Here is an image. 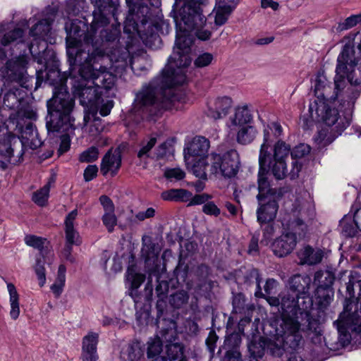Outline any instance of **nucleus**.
I'll list each match as a JSON object with an SVG mask.
<instances>
[{"instance_id": "obj_14", "label": "nucleus", "mask_w": 361, "mask_h": 361, "mask_svg": "<svg viewBox=\"0 0 361 361\" xmlns=\"http://www.w3.org/2000/svg\"><path fill=\"white\" fill-rule=\"evenodd\" d=\"M129 6V12L124 22V32L131 33L137 32L140 35L141 27L144 26L150 19L151 14L147 5L140 2V0H126Z\"/></svg>"}, {"instance_id": "obj_11", "label": "nucleus", "mask_w": 361, "mask_h": 361, "mask_svg": "<svg viewBox=\"0 0 361 361\" xmlns=\"http://www.w3.org/2000/svg\"><path fill=\"white\" fill-rule=\"evenodd\" d=\"M209 176L234 177L240 167V157L238 152L230 149L222 154H212Z\"/></svg>"}, {"instance_id": "obj_15", "label": "nucleus", "mask_w": 361, "mask_h": 361, "mask_svg": "<svg viewBox=\"0 0 361 361\" xmlns=\"http://www.w3.org/2000/svg\"><path fill=\"white\" fill-rule=\"evenodd\" d=\"M142 247L141 250V255L145 259L146 267L149 272L148 281L145 286V291H148V295L152 296V284L150 277L155 271V268L158 266L159 250L156 247V244L152 241L150 236L144 235L142 238Z\"/></svg>"}, {"instance_id": "obj_9", "label": "nucleus", "mask_w": 361, "mask_h": 361, "mask_svg": "<svg viewBox=\"0 0 361 361\" xmlns=\"http://www.w3.org/2000/svg\"><path fill=\"white\" fill-rule=\"evenodd\" d=\"M309 111L311 118L322 120L326 126L331 127V133L334 136L341 135L350 123L349 116L340 115L338 109L326 102H315L314 104H310Z\"/></svg>"}, {"instance_id": "obj_57", "label": "nucleus", "mask_w": 361, "mask_h": 361, "mask_svg": "<svg viewBox=\"0 0 361 361\" xmlns=\"http://www.w3.org/2000/svg\"><path fill=\"white\" fill-rule=\"evenodd\" d=\"M102 222L106 227L108 231L111 233L117 224V217L114 212H104L102 216Z\"/></svg>"}, {"instance_id": "obj_36", "label": "nucleus", "mask_w": 361, "mask_h": 361, "mask_svg": "<svg viewBox=\"0 0 361 361\" xmlns=\"http://www.w3.org/2000/svg\"><path fill=\"white\" fill-rule=\"evenodd\" d=\"M24 143L23 142H20L18 143V145L20 147V149L18 152L17 157L20 158L23 154V147ZM16 143L13 144V147L11 145L7 146L6 149L5 154H1V151H0V169H6L7 168L8 162L13 161V164L18 162L20 159H12L14 157V151L16 149Z\"/></svg>"}, {"instance_id": "obj_62", "label": "nucleus", "mask_w": 361, "mask_h": 361, "mask_svg": "<svg viewBox=\"0 0 361 361\" xmlns=\"http://www.w3.org/2000/svg\"><path fill=\"white\" fill-rule=\"evenodd\" d=\"M202 212L210 216H218L221 214L220 209L212 201H209L202 207Z\"/></svg>"}, {"instance_id": "obj_56", "label": "nucleus", "mask_w": 361, "mask_h": 361, "mask_svg": "<svg viewBox=\"0 0 361 361\" xmlns=\"http://www.w3.org/2000/svg\"><path fill=\"white\" fill-rule=\"evenodd\" d=\"M99 151L95 147H91L80 154L79 160L81 162H92L98 159Z\"/></svg>"}, {"instance_id": "obj_1", "label": "nucleus", "mask_w": 361, "mask_h": 361, "mask_svg": "<svg viewBox=\"0 0 361 361\" xmlns=\"http://www.w3.org/2000/svg\"><path fill=\"white\" fill-rule=\"evenodd\" d=\"M180 30L176 35L173 54L161 75L144 84L135 94L134 109L146 117H159L164 111L172 109L176 96L171 88L185 81L181 68L188 67L191 63L190 54L192 41L186 35L188 32H184L183 27H180Z\"/></svg>"}, {"instance_id": "obj_37", "label": "nucleus", "mask_w": 361, "mask_h": 361, "mask_svg": "<svg viewBox=\"0 0 361 361\" xmlns=\"http://www.w3.org/2000/svg\"><path fill=\"white\" fill-rule=\"evenodd\" d=\"M7 288L10 296V316L13 320H16L18 318L20 314L19 295L15 286L13 283H8Z\"/></svg>"}, {"instance_id": "obj_55", "label": "nucleus", "mask_w": 361, "mask_h": 361, "mask_svg": "<svg viewBox=\"0 0 361 361\" xmlns=\"http://www.w3.org/2000/svg\"><path fill=\"white\" fill-rule=\"evenodd\" d=\"M99 335L90 332L83 338L82 349L97 350Z\"/></svg>"}, {"instance_id": "obj_63", "label": "nucleus", "mask_w": 361, "mask_h": 361, "mask_svg": "<svg viewBox=\"0 0 361 361\" xmlns=\"http://www.w3.org/2000/svg\"><path fill=\"white\" fill-rule=\"evenodd\" d=\"M212 198V196L206 193L195 195V196H192L190 198V202L188 205H197L206 204Z\"/></svg>"}, {"instance_id": "obj_52", "label": "nucleus", "mask_w": 361, "mask_h": 361, "mask_svg": "<svg viewBox=\"0 0 361 361\" xmlns=\"http://www.w3.org/2000/svg\"><path fill=\"white\" fill-rule=\"evenodd\" d=\"M359 23H361V13L352 15L343 22L339 23L336 30L338 32H343L355 27Z\"/></svg>"}, {"instance_id": "obj_18", "label": "nucleus", "mask_w": 361, "mask_h": 361, "mask_svg": "<svg viewBox=\"0 0 361 361\" xmlns=\"http://www.w3.org/2000/svg\"><path fill=\"white\" fill-rule=\"evenodd\" d=\"M280 197L262 198L258 201L259 207L257 209V221L260 224L268 223L273 221L276 216Z\"/></svg>"}, {"instance_id": "obj_21", "label": "nucleus", "mask_w": 361, "mask_h": 361, "mask_svg": "<svg viewBox=\"0 0 361 361\" xmlns=\"http://www.w3.org/2000/svg\"><path fill=\"white\" fill-rule=\"evenodd\" d=\"M28 63V57L27 56H20L13 61L7 63L8 74L9 78L20 85L23 86L27 81V65Z\"/></svg>"}, {"instance_id": "obj_33", "label": "nucleus", "mask_w": 361, "mask_h": 361, "mask_svg": "<svg viewBox=\"0 0 361 361\" xmlns=\"http://www.w3.org/2000/svg\"><path fill=\"white\" fill-rule=\"evenodd\" d=\"M183 346L178 343L166 345V355L157 357L156 361H187Z\"/></svg>"}, {"instance_id": "obj_24", "label": "nucleus", "mask_w": 361, "mask_h": 361, "mask_svg": "<svg viewBox=\"0 0 361 361\" xmlns=\"http://www.w3.org/2000/svg\"><path fill=\"white\" fill-rule=\"evenodd\" d=\"M232 106V99L228 97L216 98L209 106L207 116L214 120L226 116Z\"/></svg>"}, {"instance_id": "obj_35", "label": "nucleus", "mask_w": 361, "mask_h": 361, "mask_svg": "<svg viewBox=\"0 0 361 361\" xmlns=\"http://www.w3.org/2000/svg\"><path fill=\"white\" fill-rule=\"evenodd\" d=\"M22 137L25 140V143L32 149H37L42 145V141L38 138V133L32 123L26 124L22 132Z\"/></svg>"}, {"instance_id": "obj_49", "label": "nucleus", "mask_w": 361, "mask_h": 361, "mask_svg": "<svg viewBox=\"0 0 361 361\" xmlns=\"http://www.w3.org/2000/svg\"><path fill=\"white\" fill-rule=\"evenodd\" d=\"M23 35V30L21 28H16L6 33L1 38H0V44L3 46H7L18 39L20 40Z\"/></svg>"}, {"instance_id": "obj_38", "label": "nucleus", "mask_w": 361, "mask_h": 361, "mask_svg": "<svg viewBox=\"0 0 361 361\" xmlns=\"http://www.w3.org/2000/svg\"><path fill=\"white\" fill-rule=\"evenodd\" d=\"M334 274L329 270H320L314 274V282L317 283V287L333 288L332 286L335 281Z\"/></svg>"}, {"instance_id": "obj_53", "label": "nucleus", "mask_w": 361, "mask_h": 361, "mask_svg": "<svg viewBox=\"0 0 361 361\" xmlns=\"http://www.w3.org/2000/svg\"><path fill=\"white\" fill-rule=\"evenodd\" d=\"M157 143V137H151L148 140H144L141 142V148L137 152V157H149V153Z\"/></svg>"}, {"instance_id": "obj_42", "label": "nucleus", "mask_w": 361, "mask_h": 361, "mask_svg": "<svg viewBox=\"0 0 361 361\" xmlns=\"http://www.w3.org/2000/svg\"><path fill=\"white\" fill-rule=\"evenodd\" d=\"M267 167L271 168L273 176L278 180H282L288 175L285 160L271 159V164H269V161H267Z\"/></svg>"}, {"instance_id": "obj_22", "label": "nucleus", "mask_w": 361, "mask_h": 361, "mask_svg": "<svg viewBox=\"0 0 361 361\" xmlns=\"http://www.w3.org/2000/svg\"><path fill=\"white\" fill-rule=\"evenodd\" d=\"M311 281V278L307 275H293L288 280V291L300 298L310 297Z\"/></svg>"}, {"instance_id": "obj_59", "label": "nucleus", "mask_w": 361, "mask_h": 361, "mask_svg": "<svg viewBox=\"0 0 361 361\" xmlns=\"http://www.w3.org/2000/svg\"><path fill=\"white\" fill-rule=\"evenodd\" d=\"M185 172L179 168L167 169L164 171V177L169 180H180L185 178Z\"/></svg>"}, {"instance_id": "obj_39", "label": "nucleus", "mask_w": 361, "mask_h": 361, "mask_svg": "<svg viewBox=\"0 0 361 361\" xmlns=\"http://www.w3.org/2000/svg\"><path fill=\"white\" fill-rule=\"evenodd\" d=\"M233 11V6H224L216 2V6L214 9L215 13L214 23L217 26H221L225 24Z\"/></svg>"}, {"instance_id": "obj_48", "label": "nucleus", "mask_w": 361, "mask_h": 361, "mask_svg": "<svg viewBox=\"0 0 361 361\" xmlns=\"http://www.w3.org/2000/svg\"><path fill=\"white\" fill-rule=\"evenodd\" d=\"M189 295L186 291H178L170 296L169 302L174 308H180L188 301Z\"/></svg>"}, {"instance_id": "obj_30", "label": "nucleus", "mask_w": 361, "mask_h": 361, "mask_svg": "<svg viewBox=\"0 0 361 361\" xmlns=\"http://www.w3.org/2000/svg\"><path fill=\"white\" fill-rule=\"evenodd\" d=\"M210 142L203 136H195L189 144L187 150L188 154L192 157H204L209 149Z\"/></svg>"}, {"instance_id": "obj_7", "label": "nucleus", "mask_w": 361, "mask_h": 361, "mask_svg": "<svg viewBox=\"0 0 361 361\" xmlns=\"http://www.w3.org/2000/svg\"><path fill=\"white\" fill-rule=\"evenodd\" d=\"M343 307V311L334 322L340 334V344L343 347L350 343V336L346 333L347 329L351 330L355 334V338L357 336L355 329L361 326V296L357 295L355 298H346Z\"/></svg>"}, {"instance_id": "obj_44", "label": "nucleus", "mask_w": 361, "mask_h": 361, "mask_svg": "<svg viewBox=\"0 0 361 361\" xmlns=\"http://www.w3.org/2000/svg\"><path fill=\"white\" fill-rule=\"evenodd\" d=\"M210 166L211 163L209 164L205 159L202 158L193 164L191 170L196 177L206 180L207 178V172L209 173Z\"/></svg>"}, {"instance_id": "obj_4", "label": "nucleus", "mask_w": 361, "mask_h": 361, "mask_svg": "<svg viewBox=\"0 0 361 361\" xmlns=\"http://www.w3.org/2000/svg\"><path fill=\"white\" fill-rule=\"evenodd\" d=\"M357 61L355 57L353 49L345 45L337 59L336 76L334 78V92L331 94L330 85H324V81L321 78L316 81L314 90L318 97H321L326 102L334 101L339 96H343L342 92L345 87V78L351 85H361V69H355Z\"/></svg>"}, {"instance_id": "obj_27", "label": "nucleus", "mask_w": 361, "mask_h": 361, "mask_svg": "<svg viewBox=\"0 0 361 361\" xmlns=\"http://www.w3.org/2000/svg\"><path fill=\"white\" fill-rule=\"evenodd\" d=\"M78 215V209H75L69 212L64 221L66 243L71 245H80V235L75 229V221Z\"/></svg>"}, {"instance_id": "obj_34", "label": "nucleus", "mask_w": 361, "mask_h": 361, "mask_svg": "<svg viewBox=\"0 0 361 361\" xmlns=\"http://www.w3.org/2000/svg\"><path fill=\"white\" fill-rule=\"evenodd\" d=\"M161 197L164 200L173 202H188L192 197V193L185 189H170L161 192Z\"/></svg>"}, {"instance_id": "obj_40", "label": "nucleus", "mask_w": 361, "mask_h": 361, "mask_svg": "<svg viewBox=\"0 0 361 361\" xmlns=\"http://www.w3.org/2000/svg\"><path fill=\"white\" fill-rule=\"evenodd\" d=\"M50 30L51 22L48 19H43L31 28L30 34L36 38L44 39Z\"/></svg>"}, {"instance_id": "obj_16", "label": "nucleus", "mask_w": 361, "mask_h": 361, "mask_svg": "<svg viewBox=\"0 0 361 361\" xmlns=\"http://www.w3.org/2000/svg\"><path fill=\"white\" fill-rule=\"evenodd\" d=\"M74 94L80 99L83 106H93L100 98L98 88L92 84L91 79L81 77V80L73 85Z\"/></svg>"}, {"instance_id": "obj_2", "label": "nucleus", "mask_w": 361, "mask_h": 361, "mask_svg": "<svg viewBox=\"0 0 361 361\" xmlns=\"http://www.w3.org/2000/svg\"><path fill=\"white\" fill-rule=\"evenodd\" d=\"M67 78L59 71L48 72L47 82L54 87L53 96L47 101L48 114L46 117V127L48 132L67 133L73 128L71 113L75 100L68 91Z\"/></svg>"}, {"instance_id": "obj_50", "label": "nucleus", "mask_w": 361, "mask_h": 361, "mask_svg": "<svg viewBox=\"0 0 361 361\" xmlns=\"http://www.w3.org/2000/svg\"><path fill=\"white\" fill-rule=\"evenodd\" d=\"M49 193V185H45L41 189L35 192L32 195L33 202L40 207H43L46 204Z\"/></svg>"}, {"instance_id": "obj_54", "label": "nucleus", "mask_w": 361, "mask_h": 361, "mask_svg": "<svg viewBox=\"0 0 361 361\" xmlns=\"http://www.w3.org/2000/svg\"><path fill=\"white\" fill-rule=\"evenodd\" d=\"M242 338L240 334L238 333H233L226 338L224 345L227 350H239Z\"/></svg>"}, {"instance_id": "obj_32", "label": "nucleus", "mask_w": 361, "mask_h": 361, "mask_svg": "<svg viewBox=\"0 0 361 361\" xmlns=\"http://www.w3.org/2000/svg\"><path fill=\"white\" fill-rule=\"evenodd\" d=\"M334 295L333 288L317 287L314 292V300L318 309L324 311L332 302Z\"/></svg>"}, {"instance_id": "obj_45", "label": "nucleus", "mask_w": 361, "mask_h": 361, "mask_svg": "<svg viewBox=\"0 0 361 361\" xmlns=\"http://www.w3.org/2000/svg\"><path fill=\"white\" fill-rule=\"evenodd\" d=\"M290 151V146L285 142L279 140L274 147V154H271L272 160H285ZM269 153H271L269 152Z\"/></svg>"}, {"instance_id": "obj_51", "label": "nucleus", "mask_w": 361, "mask_h": 361, "mask_svg": "<svg viewBox=\"0 0 361 361\" xmlns=\"http://www.w3.org/2000/svg\"><path fill=\"white\" fill-rule=\"evenodd\" d=\"M266 133H268V141L267 142V151H269V147L271 144L273 142V140L271 138V134H273L274 137L277 139L281 136L282 133V127L280 124L277 123H272L271 126H269L267 128L264 130V142H265V135Z\"/></svg>"}, {"instance_id": "obj_10", "label": "nucleus", "mask_w": 361, "mask_h": 361, "mask_svg": "<svg viewBox=\"0 0 361 361\" xmlns=\"http://www.w3.org/2000/svg\"><path fill=\"white\" fill-rule=\"evenodd\" d=\"M207 0H176L174 6L180 5L179 16L176 17V25L182 27L184 32L198 28L206 21L202 13L201 6L204 5Z\"/></svg>"}, {"instance_id": "obj_8", "label": "nucleus", "mask_w": 361, "mask_h": 361, "mask_svg": "<svg viewBox=\"0 0 361 361\" xmlns=\"http://www.w3.org/2000/svg\"><path fill=\"white\" fill-rule=\"evenodd\" d=\"M294 220L291 223V226L294 232H288L283 233L271 244V249L276 256L279 257H285L294 250L297 244V235L300 239L304 238L308 231L307 226L304 222L303 212L302 209L298 208L293 210Z\"/></svg>"}, {"instance_id": "obj_19", "label": "nucleus", "mask_w": 361, "mask_h": 361, "mask_svg": "<svg viewBox=\"0 0 361 361\" xmlns=\"http://www.w3.org/2000/svg\"><path fill=\"white\" fill-rule=\"evenodd\" d=\"M125 146L120 145L116 149H110L104 156L101 164V172L106 176L111 171L115 176L121 165V153Z\"/></svg>"}, {"instance_id": "obj_13", "label": "nucleus", "mask_w": 361, "mask_h": 361, "mask_svg": "<svg viewBox=\"0 0 361 361\" xmlns=\"http://www.w3.org/2000/svg\"><path fill=\"white\" fill-rule=\"evenodd\" d=\"M268 133L265 135V142L261 145L259 156V169L258 172V194L257 195V200H260L262 198H268L271 197H281L280 193L277 192L276 188H272L267 178V164L269 161L271 163V157L269 151H267V141L269 139Z\"/></svg>"}, {"instance_id": "obj_29", "label": "nucleus", "mask_w": 361, "mask_h": 361, "mask_svg": "<svg viewBox=\"0 0 361 361\" xmlns=\"http://www.w3.org/2000/svg\"><path fill=\"white\" fill-rule=\"evenodd\" d=\"M94 3L97 7L99 13L94 15V23L95 25H100L101 26L107 25L109 19L106 16L107 11L109 13L112 9V14L114 16L115 5L112 0H91Z\"/></svg>"}, {"instance_id": "obj_5", "label": "nucleus", "mask_w": 361, "mask_h": 361, "mask_svg": "<svg viewBox=\"0 0 361 361\" xmlns=\"http://www.w3.org/2000/svg\"><path fill=\"white\" fill-rule=\"evenodd\" d=\"M80 42L76 37L67 38V56L71 67L78 66L80 77L91 79L97 88L110 89L113 85V77L99 61L102 59L90 54V50L75 51Z\"/></svg>"}, {"instance_id": "obj_64", "label": "nucleus", "mask_w": 361, "mask_h": 361, "mask_svg": "<svg viewBox=\"0 0 361 361\" xmlns=\"http://www.w3.org/2000/svg\"><path fill=\"white\" fill-rule=\"evenodd\" d=\"M222 361H243L240 350H227Z\"/></svg>"}, {"instance_id": "obj_28", "label": "nucleus", "mask_w": 361, "mask_h": 361, "mask_svg": "<svg viewBox=\"0 0 361 361\" xmlns=\"http://www.w3.org/2000/svg\"><path fill=\"white\" fill-rule=\"evenodd\" d=\"M310 152V147L306 144H300L295 146L290 152L292 159V169L288 173L290 179H295L298 177L299 173L302 169V164L297 159H301Z\"/></svg>"}, {"instance_id": "obj_58", "label": "nucleus", "mask_w": 361, "mask_h": 361, "mask_svg": "<svg viewBox=\"0 0 361 361\" xmlns=\"http://www.w3.org/2000/svg\"><path fill=\"white\" fill-rule=\"evenodd\" d=\"M173 147L170 142L166 141L159 145L156 149V156L158 159H162L171 154Z\"/></svg>"}, {"instance_id": "obj_60", "label": "nucleus", "mask_w": 361, "mask_h": 361, "mask_svg": "<svg viewBox=\"0 0 361 361\" xmlns=\"http://www.w3.org/2000/svg\"><path fill=\"white\" fill-rule=\"evenodd\" d=\"M233 307L235 312H241L245 306V298L242 293H237L233 297Z\"/></svg>"}, {"instance_id": "obj_17", "label": "nucleus", "mask_w": 361, "mask_h": 361, "mask_svg": "<svg viewBox=\"0 0 361 361\" xmlns=\"http://www.w3.org/2000/svg\"><path fill=\"white\" fill-rule=\"evenodd\" d=\"M25 242L28 246L38 249L40 251L39 257L36 259V264L34 269L39 280V285L42 287L46 282L45 260L42 250L47 240L34 235H28L25 237Z\"/></svg>"}, {"instance_id": "obj_6", "label": "nucleus", "mask_w": 361, "mask_h": 361, "mask_svg": "<svg viewBox=\"0 0 361 361\" xmlns=\"http://www.w3.org/2000/svg\"><path fill=\"white\" fill-rule=\"evenodd\" d=\"M120 34V30L117 26H111V28L104 29L100 32V39L94 40V34L92 31L85 32L79 30L78 26L72 25L70 31L68 32L66 39L69 37H76L80 42L75 47V50L80 51L82 42L85 44L92 45V51L90 50V54L96 58L102 59L105 54H115L111 50H109L110 45L114 44Z\"/></svg>"}, {"instance_id": "obj_26", "label": "nucleus", "mask_w": 361, "mask_h": 361, "mask_svg": "<svg viewBox=\"0 0 361 361\" xmlns=\"http://www.w3.org/2000/svg\"><path fill=\"white\" fill-rule=\"evenodd\" d=\"M324 252L320 249H314L306 245L298 252V257L301 265H315L320 263L323 259Z\"/></svg>"}, {"instance_id": "obj_12", "label": "nucleus", "mask_w": 361, "mask_h": 361, "mask_svg": "<svg viewBox=\"0 0 361 361\" xmlns=\"http://www.w3.org/2000/svg\"><path fill=\"white\" fill-rule=\"evenodd\" d=\"M276 341H270L267 343V350L276 357H281L285 352L292 353L300 345L302 336L298 330L290 331L286 332L281 325L276 329Z\"/></svg>"}, {"instance_id": "obj_25", "label": "nucleus", "mask_w": 361, "mask_h": 361, "mask_svg": "<svg viewBox=\"0 0 361 361\" xmlns=\"http://www.w3.org/2000/svg\"><path fill=\"white\" fill-rule=\"evenodd\" d=\"M338 283L340 285L339 293L344 289L348 297L355 298V292L357 291V295L361 296V280H356L352 274H348L347 271L341 273V276L338 279Z\"/></svg>"}, {"instance_id": "obj_31", "label": "nucleus", "mask_w": 361, "mask_h": 361, "mask_svg": "<svg viewBox=\"0 0 361 361\" xmlns=\"http://www.w3.org/2000/svg\"><path fill=\"white\" fill-rule=\"evenodd\" d=\"M252 119V114L247 106H238L235 109L233 115L230 116L231 127L235 130V127L240 128L247 126Z\"/></svg>"}, {"instance_id": "obj_43", "label": "nucleus", "mask_w": 361, "mask_h": 361, "mask_svg": "<svg viewBox=\"0 0 361 361\" xmlns=\"http://www.w3.org/2000/svg\"><path fill=\"white\" fill-rule=\"evenodd\" d=\"M66 271L65 265L61 264L59 267L56 279L51 286V290L56 298H59L63 292L66 281Z\"/></svg>"}, {"instance_id": "obj_20", "label": "nucleus", "mask_w": 361, "mask_h": 361, "mask_svg": "<svg viewBox=\"0 0 361 361\" xmlns=\"http://www.w3.org/2000/svg\"><path fill=\"white\" fill-rule=\"evenodd\" d=\"M175 331L173 328L162 329L159 331L160 336L151 338L148 341L147 356L149 358L161 357L159 354L162 351L163 342L171 343L175 341Z\"/></svg>"}, {"instance_id": "obj_61", "label": "nucleus", "mask_w": 361, "mask_h": 361, "mask_svg": "<svg viewBox=\"0 0 361 361\" xmlns=\"http://www.w3.org/2000/svg\"><path fill=\"white\" fill-rule=\"evenodd\" d=\"M213 60V55L209 53L200 54L195 61V65L198 68L205 67L211 63Z\"/></svg>"}, {"instance_id": "obj_3", "label": "nucleus", "mask_w": 361, "mask_h": 361, "mask_svg": "<svg viewBox=\"0 0 361 361\" xmlns=\"http://www.w3.org/2000/svg\"><path fill=\"white\" fill-rule=\"evenodd\" d=\"M281 319L279 325L286 329V332L295 330L310 331L314 333L319 331V323L313 319L310 310L313 305L310 297L300 298L290 292L280 294Z\"/></svg>"}, {"instance_id": "obj_23", "label": "nucleus", "mask_w": 361, "mask_h": 361, "mask_svg": "<svg viewBox=\"0 0 361 361\" xmlns=\"http://www.w3.org/2000/svg\"><path fill=\"white\" fill-rule=\"evenodd\" d=\"M342 233L347 237H353L361 231V209H357L353 216L348 214L340 222Z\"/></svg>"}, {"instance_id": "obj_46", "label": "nucleus", "mask_w": 361, "mask_h": 361, "mask_svg": "<svg viewBox=\"0 0 361 361\" xmlns=\"http://www.w3.org/2000/svg\"><path fill=\"white\" fill-rule=\"evenodd\" d=\"M158 284L156 286L155 291L159 300L157 302V307L159 312H162L163 307L162 303L164 302V299L167 296L169 292V284L166 281H159L157 280Z\"/></svg>"}, {"instance_id": "obj_41", "label": "nucleus", "mask_w": 361, "mask_h": 361, "mask_svg": "<svg viewBox=\"0 0 361 361\" xmlns=\"http://www.w3.org/2000/svg\"><path fill=\"white\" fill-rule=\"evenodd\" d=\"M257 135V130L252 126L247 125L239 128L237 133V141L242 145L250 143Z\"/></svg>"}, {"instance_id": "obj_47", "label": "nucleus", "mask_w": 361, "mask_h": 361, "mask_svg": "<svg viewBox=\"0 0 361 361\" xmlns=\"http://www.w3.org/2000/svg\"><path fill=\"white\" fill-rule=\"evenodd\" d=\"M127 279L130 281L131 288L137 289L145 280V275L135 273L134 267H128L127 270Z\"/></svg>"}]
</instances>
